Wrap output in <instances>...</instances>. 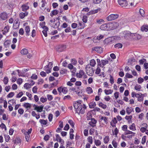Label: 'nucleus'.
Listing matches in <instances>:
<instances>
[{
    "label": "nucleus",
    "instance_id": "62",
    "mask_svg": "<svg viewBox=\"0 0 148 148\" xmlns=\"http://www.w3.org/2000/svg\"><path fill=\"white\" fill-rule=\"evenodd\" d=\"M78 63L81 65L84 64L83 59L82 58H79L78 61Z\"/></svg>",
    "mask_w": 148,
    "mask_h": 148
},
{
    "label": "nucleus",
    "instance_id": "5",
    "mask_svg": "<svg viewBox=\"0 0 148 148\" xmlns=\"http://www.w3.org/2000/svg\"><path fill=\"white\" fill-rule=\"evenodd\" d=\"M53 66V63L50 62H49L48 65L45 66L43 69L47 73L49 74L51 72Z\"/></svg>",
    "mask_w": 148,
    "mask_h": 148
},
{
    "label": "nucleus",
    "instance_id": "55",
    "mask_svg": "<svg viewBox=\"0 0 148 148\" xmlns=\"http://www.w3.org/2000/svg\"><path fill=\"white\" fill-rule=\"evenodd\" d=\"M30 86L31 85L29 83H26L24 84V87L26 89H28L31 88Z\"/></svg>",
    "mask_w": 148,
    "mask_h": 148
},
{
    "label": "nucleus",
    "instance_id": "42",
    "mask_svg": "<svg viewBox=\"0 0 148 148\" xmlns=\"http://www.w3.org/2000/svg\"><path fill=\"white\" fill-rule=\"evenodd\" d=\"M122 44L120 43L116 44L114 45V47L117 49L121 48H122Z\"/></svg>",
    "mask_w": 148,
    "mask_h": 148
},
{
    "label": "nucleus",
    "instance_id": "20",
    "mask_svg": "<svg viewBox=\"0 0 148 148\" xmlns=\"http://www.w3.org/2000/svg\"><path fill=\"white\" fill-rule=\"evenodd\" d=\"M132 136H132L130 135L126 136L123 134L122 135L121 137L123 140L126 141L128 139L130 140L131 139Z\"/></svg>",
    "mask_w": 148,
    "mask_h": 148
},
{
    "label": "nucleus",
    "instance_id": "6",
    "mask_svg": "<svg viewBox=\"0 0 148 148\" xmlns=\"http://www.w3.org/2000/svg\"><path fill=\"white\" fill-rule=\"evenodd\" d=\"M76 75L77 77L79 78H83L84 79H86L87 77V75L82 70H80L79 72L76 73Z\"/></svg>",
    "mask_w": 148,
    "mask_h": 148
},
{
    "label": "nucleus",
    "instance_id": "46",
    "mask_svg": "<svg viewBox=\"0 0 148 148\" xmlns=\"http://www.w3.org/2000/svg\"><path fill=\"white\" fill-rule=\"evenodd\" d=\"M95 144L97 146H99L101 144V142L99 140H95Z\"/></svg>",
    "mask_w": 148,
    "mask_h": 148
},
{
    "label": "nucleus",
    "instance_id": "3",
    "mask_svg": "<svg viewBox=\"0 0 148 148\" xmlns=\"http://www.w3.org/2000/svg\"><path fill=\"white\" fill-rule=\"evenodd\" d=\"M85 71L87 74L90 76H93L94 71V69L89 64H87L85 67Z\"/></svg>",
    "mask_w": 148,
    "mask_h": 148
},
{
    "label": "nucleus",
    "instance_id": "51",
    "mask_svg": "<svg viewBox=\"0 0 148 148\" xmlns=\"http://www.w3.org/2000/svg\"><path fill=\"white\" fill-rule=\"evenodd\" d=\"M86 91L88 94H91L93 92L92 88L90 87H88L86 89Z\"/></svg>",
    "mask_w": 148,
    "mask_h": 148
},
{
    "label": "nucleus",
    "instance_id": "63",
    "mask_svg": "<svg viewBox=\"0 0 148 148\" xmlns=\"http://www.w3.org/2000/svg\"><path fill=\"white\" fill-rule=\"evenodd\" d=\"M38 88L36 86H35L32 88V90L34 93H36L37 91Z\"/></svg>",
    "mask_w": 148,
    "mask_h": 148
},
{
    "label": "nucleus",
    "instance_id": "31",
    "mask_svg": "<svg viewBox=\"0 0 148 148\" xmlns=\"http://www.w3.org/2000/svg\"><path fill=\"white\" fill-rule=\"evenodd\" d=\"M19 24L18 23L17 21H14L12 26L13 28L14 29H16L19 28Z\"/></svg>",
    "mask_w": 148,
    "mask_h": 148
},
{
    "label": "nucleus",
    "instance_id": "19",
    "mask_svg": "<svg viewBox=\"0 0 148 148\" xmlns=\"http://www.w3.org/2000/svg\"><path fill=\"white\" fill-rule=\"evenodd\" d=\"M103 35L100 34L98 36H97L94 37L93 38V41L94 42H97L98 40V41L100 40L101 39H102L104 38Z\"/></svg>",
    "mask_w": 148,
    "mask_h": 148
},
{
    "label": "nucleus",
    "instance_id": "25",
    "mask_svg": "<svg viewBox=\"0 0 148 148\" xmlns=\"http://www.w3.org/2000/svg\"><path fill=\"white\" fill-rule=\"evenodd\" d=\"M137 97L138 101H143V95L142 94H141L140 95L139 94H137Z\"/></svg>",
    "mask_w": 148,
    "mask_h": 148
},
{
    "label": "nucleus",
    "instance_id": "24",
    "mask_svg": "<svg viewBox=\"0 0 148 148\" xmlns=\"http://www.w3.org/2000/svg\"><path fill=\"white\" fill-rule=\"evenodd\" d=\"M23 106L27 110L30 109V108H33L32 105L28 103H24Z\"/></svg>",
    "mask_w": 148,
    "mask_h": 148
},
{
    "label": "nucleus",
    "instance_id": "64",
    "mask_svg": "<svg viewBox=\"0 0 148 148\" xmlns=\"http://www.w3.org/2000/svg\"><path fill=\"white\" fill-rule=\"evenodd\" d=\"M14 95V92H10L8 95L7 97L8 98H10L13 97Z\"/></svg>",
    "mask_w": 148,
    "mask_h": 148
},
{
    "label": "nucleus",
    "instance_id": "7",
    "mask_svg": "<svg viewBox=\"0 0 148 148\" xmlns=\"http://www.w3.org/2000/svg\"><path fill=\"white\" fill-rule=\"evenodd\" d=\"M57 90L59 92V94H61V93L65 94L67 93L68 92V88L66 87L60 86L58 88Z\"/></svg>",
    "mask_w": 148,
    "mask_h": 148
},
{
    "label": "nucleus",
    "instance_id": "49",
    "mask_svg": "<svg viewBox=\"0 0 148 148\" xmlns=\"http://www.w3.org/2000/svg\"><path fill=\"white\" fill-rule=\"evenodd\" d=\"M47 120L44 119H40V122L42 125H46L47 124Z\"/></svg>",
    "mask_w": 148,
    "mask_h": 148
},
{
    "label": "nucleus",
    "instance_id": "40",
    "mask_svg": "<svg viewBox=\"0 0 148 148\" xmlns=\"http://www.w3.org/2000/svg\"><path fill=\"white\" fill-rule=\"evenodd\" d=\"M104 121V122L106 124H107L108 123V118L106 117H101L100 119V121Z\"/></svg>",
    "mask_w": 148,
    "mask_h": 148
},
{
    "label": "nucleus",
    "instance_id": "10",
    "mask_svg": "<svg viewBox=\"0 0 148 148\" xmlns=\"http://www.w3.org/2000/svg\"><path fill=\"white\" fill-rule=\"evenodd\" d=\"M110 30L116 29L119 26V23L117 22L109 23Z\"/></svg>",
    "mask_w": 148,
    "mask_h": 148
},
{
    "label": "nucleus",
    "instance_id": "60",
    "mask_svg": "<svg viewBox=\"0 0 148 148\" xmlns=\"http://www.w3.org/2000/svg\"><path fill=\"white\" fill-rule=\"evenodd\" d=\"M8 78L7 77H5L3 79V82L5 84H8Z\"/></svg>",
    "mask_w": 148,
    "mask_h": 148
},
{
    "label": "nucleus",
    "instance_id": "35",
    "mask_svg": "<svg viewBox=\"0 0 148 148\" xmlns=\"http://www.w3.org/2000/svg\"><path fill=\"white\" fill-rule=\"evenodd\" d=\"M141 29L142 31L147 32L148 31V25H143L141 27Z\"/></svg>",
    "mask_w": 148,
    "mask_h": 148
},
{
    "label": "nucleus",
    "instance_id": "32",
    "mask_svg": "<svg viewBox=\"0 0 148 148\" xmlns=\"http://www.w3.org/2000/svg\"><path fill=\"white\" fill-rule=\"evenodd\" d=\"M124 134L125 135H128L129 134H131V135L132 136H134L135 135V133L133 132L132 131L129 130H127L126 131H125Z\"/></svg>",
    "mask_w": 148,
    "mask_h": 148
},
{
    "label": "nucleus",
    "instance_id": "58",
    "mask_svg": "<svg viewBox=\"0 0 148 148\" xmlns=\"http://www.w3.org/2000/svg\"><path fill=\"white\" fill-rule=\"evenodd\" d=\"M146 60L145 59H143L140 60L139 61V62L140 65H142L144 62H146Z\"/></svg>",
    "mask_w": 148,
    "mask_h": 148
},
{
    "label": "nucleus",
    "instance_id": "9",
    "mask_svg": "<svg viewBox=\"0 0 148 148\" xmlns=\"http://www.w3.org/2000/svg\"><path fill=\"white\" fill-rule=\"evenodd\" d=\"M115 39L113 38H109L105 39L103 40V43L105 45H110L114 42Z\"/></svg>",
    "mask_w": 148,
    "mask_h": 148
},
{
    "label": "nucleus",
    "instance_id": "59",
    "mask_svg": "<svg viewBox=\"0 0 148 148\" xmlns=\"http://www.w3.org/2000/svg\"><path fill=\"white\" fill-rule=\"evenodd\" d=\"M102 0H92V2L94 4H97L100 3Z\"/></svg>",
    "mask_w": 148,
    "mask_h": 148
},
{
    "label": "nucleus",
    "instance_id": "45",
    "mask_svg": "<svg viewBox=\"0 0 148 148\" xmlns=\"http://www.w3.org/2000/svg\"><path fill=\"white\" fill-rule=\"evenodd\" d=\"M141 88V86L140 85H138V84H137L134 87L135 89L136 90L138 91H140Z\"/></svg>",
    "mask_w": 148,
    "mask_h": 148
},
{
    "label": "nucleus",
    "instance_id": "17",
    "mask_svg": "<svg viewBox=\"0 0 148 148\" xmlns=\"http://www.w3.org/2000/svg\"><path fill=\"white\" fill-rule=\"evenodd\" d=\"M8 17V14L5 12H2L0 14V18L2 20H6Z\"/></svg>",
    "mask_w": 148,
    "mask_h": 148
},
{
    "label": "nucleus",
    "instance_id": "36",
    "mask_svg": "<svg viewBox=\"0 0 148 148\" xmlns=\"http://www.w3.org/2000/svg\"><path fill=\"white\" fill-rule=\"evenodd\" d=\"M28 51L27 49H22L21 51V53L23 55H25L27 54L28 53Z\"/></svg>",
    "mask_w": 148,
    "mask_h": 148
},
{
    "label": "nucleus",
    "instance_id": "26",
    "mask_svg": "<svg viewBox=\"0 0 148 148\" xmlns=\"http://www.w3.org/2000/svg\"><path fill=\"white\" fill-rule=\"evenodd\" d=\"M21 8L22 11L25 12L29 9V7L26 4H23L22 5Z\"/></svg>",
    "mask_w": 148,
    "mask_h": 148
},
{
    "label": "nucleus",
    "instance_id": "37",
    "mask_svg": "<svg viewBox=\"0 0 148 148\" xmlns=\"http://www.w3.org/2000/svg\"><path fill=\"white\" fill-rule=\"evenodd\" d=\"M110 140V137L108 136H105L103 138V142L105 144L108 143Z\"/></svg>",
    "mask_w": 148,
    "mask_h": 148
},
{
    "label": "nucleus",
    "instance_id": "33",
    "mask_svg": "<svg viewBox=\"0 0 148 148\" xmlns=\"http://www.w3.org/2000/svg\"><path fill=\"white\" fill-rule=\"evenodd\" d=\"M104 92L106 95H109L112 93L113 90L111 89H105L104 90Z\"/></svg>",
    "mask_w": 148,
    "mask_h": 148
},
{
    "label": "nucleus",
    "instance_id": "56",
    "mask_svg": "<svg viewBox=\"0 0 148 148\" xmlns=\"http://www.w3.org/2000/svg\"><path fill=\"white\" fill-rule=\"evenodd\" d=\"M87 140L88 142L90 144H91L92 143L93 140L92 137L91 136H89L87 138Z\"/></svg>",
    "mask_w": 148,
    "mask_h": 148
},
{
    "label": "nucleus",
    "instance_id": "48",
    "mask_svg": "<svg viewBox=\"0 0 148 148\" xmlns=\"http://www.w3.org/2000/svg\"><path fill=\"white\" fill-rule=\"evenodd\" d=\"M139 12L141 16L142 17H145L144 10L143 9H140Z\"/></svg>",
    "mask_w": 148,
    "mask_h": 148
},
{
    "label": "nucleus",
    "instance_id": "16",
    "mask_svg": "<svg viewBox=\"0 0 148 148\" xmlns=\"http://www.w3.org/2000/svg\"><path fill=\"white\" fill-rule=\"evenodd\" d=\"M92 50L93 51H95L99 53H101L103 51V49L102 48L100 47H93L92 48Z\"/></svg>",
    "mask_w": 148,
    "mask_h": 148
},
{
    "label": "nucleus",
    "instance_id": "12",
    "mask_svg": "<svg viewBox=\"0 0 148 148\" xmlns=\"http://www.w3.org/2000/svg\"><path fill=\"white\" fill-rule=\"evenodd\" d=\"M100 29L103 30H110L109 23L102 25L100 26Z\"/></svg>",
    "mask_w": 148,
    "mask_h": 148
},
{
    "label": "nucleus",
    "instance_id": "2",
    "mask_svg": "<svg viewBox=\"0 0 148 148\" xmlns=\"http://www.w3.org/2000/svg\"><path fill=\"white\" fill-rule=\"evenodd\" d=\"M49 25L51 27L56 29L58 28L59 26L60 22L59 20H56L55 21V19H54L53 20L52 19L50 21Z\"/></svg>",
    "mask_w": 148,
    "mask_h": 148
},
{
    "label": "nucleus",
    "instance_id": "43",
    "mask_svg": "<svg viewBox=\"0 0 148 148\" xmlns=\"http://www.w3.org/2000/svg\"><path fill=\"white\" fill-rule=\"evenodd\" d=\"M58 84V80H56L52 83L50 84L51 87H55L57 86Z\"/></svg>",
    "mask_w": 148,
    "mask_h": 148
},
{
    "label": "nucleus",
    "instance_id": "57",
    "mask_svg": "<svg viewBox=\"0 0 148 148\" xmlns=\"http://www.w3.org/2000/svg\"><path fill=\"white\" fill-rule=\"evenodd\" d=\"M101 72V69L100 67H97L95 72V74L97 75L99 74Z\"/></svg>",
    "mask_w": 148,
    "mask_h": 148
},
{
    "label": "nucleus",
    "instance_id": "21",
    "mask_svg": "<svg viewBox=\"0 0 148 148\" xmlns=\"http://www.w3.org/2000/svg\"><path fill=\"white\" fill-rule=\"evenodd\" d=\"M91 121L89 123V124L92 127H94L96 125L97 121L94 119H91Z\"/></svg>",
    "mask_w": 148,
    "mask_h": 148
},
{
    "label": "nucleus",
    "instance_id": "13",
    "mask_svg": "<svg viewBox=\"0 0 148 148\" xmlns=\"http://www.w3.org/2000/svg\"><path fill=\"white\" fill-rule=\"evenodd\" d=\"M33 108L32 110H36V111H42V109L43 108V106H38L36 105H32Z\"/></svg>",
    "mask_w": 148,
    "mask_h": 148
},
{
    "label": "nucleus",
    "instance_id": "61",
    "mask_svg": "<svg viewBox=\"0 0 148 148\" xmlns=\"http://www.w3.org/2000/svg\"><path fill=\"white\" fill-rule=\"evenodd\" d=\"M67 70L66 69H62L60 71V73L62 74H64L66 73Z\"/></svg>",
    "mask_w": 148,
    "mask_h": 148
},
{
    "label": "nucleus",
    "instance_id": "18",
    "mask_svg": "<svg viewBox=\"0 0 148 148\" xmlns=\"http://www.w3.org/2000/svg\"><path fill=\"white\" fill-rule=\"evenodd\" d=\"M56 136L57 141L60 143V145H64V141L61 138L60 136L58 134H57Z\"/></svg>",
    "mask_w": 148,
    "mask_h": 148
},
{
    "label": "nucleus",
    "instance_id": "52",
    "mask_svg": "<svg viewBox=\"0 0 148 148\" xmlns=\"http://www.w3.org/2000/svg\"><path fill=\"white\" fill-rule=\"evenodd\" d=\"M75 87V90L76 91V93L78 95H79L80 92V89L79 87L77 86Z\"/></svg>",
    "mask_w": 148,
    "mask_h": 148
},
{
    "label": "nucleus",
    "instance_id": "41",
    "mask_svg": "<svg viewBox=\"0 0 148 148\" xmlns=\"http://www.w3.org/2000/svg\"><path fill=\"white\" fill-rule=\"evenodd\" d=\"M102 67H103V66L105 65L106 64L108 63V61L107 60H101V61Z\"/></svg>",
    "mask_w": 148,
    "mask_h": 148
},
{
    "label": "nucleus",
    "instance_id": "34",
    "mask_svg": "<svg viewBox=\"0 0 148 148\" xmlns=\"http://www.w3.org/2000/svg\"><path fill=\"white\" fill-rule=\"evenodd\" d=\"M25 30L26 32V36H29V35L30 27L28 26H26L25 27Z\"/></svg>",
    "mask_w": 148,
    "mask_h": 148
},
{
    "label": "nucleus",
    "instance_id": "44",
    "mask_svg": "<svg viewBox=\"0 0 148 148\" xmlns=\"http://www.w3.org/2000/svg\"><path fill=\"white\" fill-rule=\"evenodd\" d=\"M89 108H94L96 106V103L95 102L92 101L89 103Z\"/></svg>",
    "mask_w": 148,
    "mask_h": 148
},
{
    "label": "nucleus",
    "instance_id": "8",
    "mask_svg": "<svg viewBox=\"0 0 148 148\" xmlns=\"http://www.w3.org/2000/svg\"><path fill=\"white\" fill-rule=\"evenodd\" d=\"M119 16V15L117 14H112L108 16L106 18V19L108 21H111L115 20Z\"/></svg>",
    "mask_w": 148,
    "mask_h": 148
},
{
    "label": "nucleus",
    "instance_id": "39",
    "mask_svg": "<svg viewBox=\"0 0 148 148\" xmlns=\"http://www.w3.org/2000/svg\"><path fill=\"white\" fill-rule=\"evenodd\" d=\"M112 144L114 148H117L118 144L117 143L115 139H114L113 140L112 142Z\"/></svg>",
    "mask_w": 148,
    "mask_h": 148
},
{
    "label": "nucleus",
    "instance_id": "11",
    "mask_svg": "<svg viewBox=\"0 0 148 148\" xmlns=\"http://www.w3.org/2000/svg\"><path fill=\"white\" fill-rule=\"evenodd\" d=\"M121 35L123 37L125 38L128 39L130 38L131 35V33L129 31H125L121 33Z\"/></svg>",
    "mask_w": 148,
    "mask_h": 148
},
{
    "label": "nucleus",
    "instance_id": "30",
    "mask_svg": "<svg viewBox=\"0 0 148 148\" xmlns=\"http://www.w3.org/2000/svg\"><path fill=\"white\" fill-rule=\"evenodd\" d=\"M78 26V29H82L85 27V24L83 22H79Z\"/></svg>",
    "mask_w": 148,
    "mask_h": 148
},
{
    "label": "nucleus",
    "instance_id": "4",
    "mask_svg": "<svg viewBox=\"0 0 148 148\" xmlns=\"http://www.w3.org/2000/svg\"><path fill=\"white\" fill-rule=\"evenodd\" d=\"M32 130V129L31 128L29 129L27 131L24 129L22 130V132L24 134L26 140L27 142H29L30 140V134L31 133Z\"/></svg>",
    "mask_w": 148,
    "mask_h": 148
},
{
    "label": "nucleus",
    "instance_id": "29",
    "mask_svg": "<svg viewBox=\"0 0 148 148\" xmlns=\"http://www.w3.org/2000/svg\"><path fill=\"white\" fill-rule=\"evenodd\" d=\"M129 128L130 130L132 131H135L136 130V125L134 123H133L132 125H130Z\"/></svg>",
    "mask_w": 148,
    "mask_h": 148
},
{
    "label": "nucleus",
    "instance_id": "47",
    "mask_svg": "<svg viewBox=\"0 0 148 148\" xmlns=\"http://www.w3.org/2000/svg\"><path fill=\"white\" fill-rule=\"evenodd\" d=\"M119 130L117 128H116L114 131H112L113 135H115L116 137H117V135L119 133Z\"/></svg>",
    "mask_w": 148,
    "mask_h": 148
},
{
    "label": "nucleus",
    "instance_id": "15",
    "mask_svg": "<svg viewBox=\"0 0 148 148\" xmlns=\"http://www.w3.org/2000/svg\"><path fill=\"white\" fill-rule=\"evenodd\" d=\"M10 27L8 25L5 26L3 30L2 31V34L4 35H6L9 32Z\"/></svg>",
    "mask_w": 148,
    "mask_h": 148
},
{
    "label": "nucleus",
    "instance_id": "53",
    "mask_svg": "<svg viewBox=\"0 0 148 148\" xmlns=\"http://www.w3.org/2000/svg\"><path fill=\"white\" fill-rule=\"evenodd\" d=\"M99 106L103 109L106 108L107 106L105 104L103 103L102 102L99 103Z\"/></svg>",
    "mask_w": 148,
    "mask_h": 148
},
{
    "label": "nucleus",
    "instance_id": "54",
    "mask_svg": "<svg viewBox=\"0 0 148 148\" xmlns=\"http://www.w3.org/2000/svg\"><path fill=\"white\" fill-rule=\"evenodd\" d=\"M83 22L84 23H86L88 21V17L86 15H84L82 17V19Z\"/></svg>",
    "mask_w": 148,
    "mask_h": 148
},
{
    "label": "nucleus",
    "instance_id": "23",
    "mask_svg": "<svg viewBox=\"0 0 148 148\" xmlns=\"http://www.w3.org/2000/svg\"><path fill=\"white\" fill-rule=\"evenodd\" d=\"M66 48V47L65 45H61L59 46L58 47V51L60 52H62L64 51Z\"/></svg>",
    "mask_w": 148,
    "mask_h": 148
},
{
    "label": "nucleus",
    "instance_id": "22",
    "mask_svg": "<svg viewBox=\"0 0 148 148\" xmlns=\"http://www.w3.org/2000/svg\"><path fill=\"white\" fill-rule=\"evenodd\" d=\"M28 14V12H21L19 14V16L20 18L23 19L27 16Z\"/></svg>",
    "mask_w": 148,
    "mask_h": 148
},
{
    "label": "nucleus",
    "instance_id": "27",
    "mask_svg": "<svg viewBox=\"0 0 148 148\" xmlns=\"http://www.w3.org/2000/svg\"><path fill=\"white\" fill-rule=\"evenodd\" d=\"M58 13L59 11L56 9L54 10L51 12L50 13V15L51 17H52L53 16L57 15L58 14Z\"/></svg>",
    "mask_w": 148,
    "mask_h": 148
},
{
    "label": "nucleus",
    "instance_id": "1",
    "mask_svg": "<svg viewBox=\"0 0 148 148\" xmlns=\"http://www.w3.org/2000/svg\"><path fill=\"white\" fill-rule=\"evenodd\" d=\"M82 101H76L73 105V107L76 110V111H84L86 109V107L85 105L82 104Z\"/></svg>",
    "mask_w": 148,
    "mask_h": 148
},
{
    "label": "nucleus",
    "instance_id": "38",
    "mask_svg": "<svg viewBox=\"0 0 148 148\" xmlns=\"http://www.w3.org/2000/svg\"><path fill=\"white\" fill-rule=\"evenodd\" d=\"M96 64V62L95 60L94 59H92L90 60L89 65L90 66L92 67V66H95Z\"/></svg>",
    "mask_w": 148,
    "mask_h": 148
},
{
    "label": "nucleus",
    "instance_id": "14",
    "mask_svg": "<svg viewBox=\"0 0 148 148\" xmlns=\"http://www.w3.org/2000/svg\"><path fill=\"white\" fill-rule=\"evenodd\" d=\"M118 2L119 4L122 7H125L128 5L127 2L126 0H118Z\"/></svg>",
    "mask_w": 148,
    "mask_h": 148
},
{
    "label": "nucleus",
    "instance_id": "28",
    "mask_svg": "<svg viewBox=\"0 0 148 148\" xmlns=\"http://www.w3.org/2000/svg\"><path fill=\"white\" fill-rule=\"evenodd\" d=\"M117 121L116 118H114L110 122V125L113 127H115Z\"/></svg>",
    "mask_w": 148,
    "mask_h": 148
},
{
    "label": "nucleus",
    "instance_id": "50",
    "mask_svg": "<svg viewBox=\"0 0 148 148\" xmlns=\"http://www.w3.org/2000/svg\"><path fill=\"white\" fill-rule=\"evenodd\" d=\"M87 120H90L92 119V115L91 112H88L87 114Z\"/></svg>",
    "mask_w": 148,
    "mask_h": 148
}]
</instances>
